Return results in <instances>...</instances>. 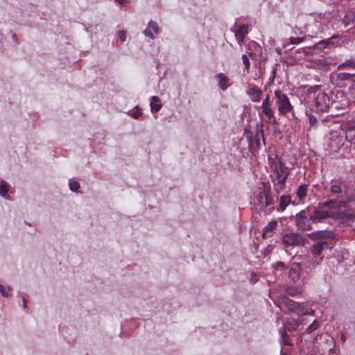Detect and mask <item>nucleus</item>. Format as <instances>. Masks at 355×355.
Listing matches in <instances>:
<instances>
[{
    "label": "nucleus",
    "instance_id": "nucleus-21",
    "mask_svg": "<svg viewBox=\"0 0 355 355\" xmlns=\"http://www.w3.org/2000/svg\"><path fill=\"white\" fill-rule=\"evenodd\" d=\"M302 286L303 285H302V284H298V286L297 287H288L286 289V293L288 295H289L291 296L297 295V294H299L302 292Z\"/></svg>",
    "mask_w": 355,
    "mask_h": 355
},
{
    "label": "nucleus",
    "instance_id": "nucleus-29",
    "mask_svg": "<svg viewBox=\"0 0 355 355\" xmlns=\"http://www.w3.org/2000/svg\"><path fill=\"white\" fill-rule=\"evenodd\" d=\"M338 79L342 80H349V79H351V80H352L353 79V78H355V76L353 75H351L350 73H340L338 75Z\"/></svg>",
    "mask_w": 355,
    "mask_h": 355
},
{
    "label": "nucleus",
    "instance_id": "nucleus-27",
    "mask_svg": "<svg viewBox=\"0 0 355 355\" xmlns=\"http://www.w3.org/2000/svg\"><path fill=\"white\" fill-rule=\"evenodd\" d=\"M242 61H243V64L245 66V69L247 73H249L250 62V60H249V58H248L247 55L243 54L242 55Z\"/></svg>",
    "mask_w": 355,
    "mask_h": 355
},
{
    "label": "nucleus",
    "instance_id": "nucleus-17",
    "mask_svg": "<svg viewBox=\"0 0 355 355\" xmlns=\"http://www.w3.org/2000/svg\"><path fill=\"white\" fill-rule=\"evenodd\" d=\"M150 105L151 111L153 112L159 111L162 107L159 98L156 96H153L151 97Z\"/></svg>",
    "mask_w": 355,
    "mask_h": 355
},
{
    "label": "nucleus",
    "instance_id": "nucleus-13",
    "mask_svg": "<svg viewBox=\"0 0 355 355\" xmlns=\"http://www.w3.org/2000/svg\"><path fill=\"white\" fill-rule=\"evenodd\" d=\"M247 94L250 97V99L253 102H259L261 99V97L263 94V92L261 89H259L257 87H253L249 88L247 90Z\"/></svg>",
    "mask_w": 355,
    "mask_h": 355
},
{
    "label": "nucleus",
    "instance_id": "nucleus-47",
    "mask_svg": "<svg viewBox=\"0 0 355 355\" xmlns=\"http://www.w3.org/2000/svg\"><path fill=\"white\" fill-rule=\"evenodd\" d=\"M340 338H341V340H342L343 341H345V335H344V334H342V335H341Z\"/></svg>",
    "mask_w": 355,
    "mask_h": 355
},
{
    "label": "nucleus",
    "instance_id": "nucleus-6",
    "mask_svg": "<svg viewBox=\"0 0 355 355\" xmlns=\"http://www.w3.org/2000/svg\"><path fill=\"white\" fill-rule=\"evenodd\" d=\"M314 98V110L317 112H327L332 103L330 97L326 93L322 92L315 94Z\"/></svg>",
    "mask_w": 355,
    "mask_h": 355
},
{
    "label": "nucleus",
    "instance_id": "nucleus-37",
    "mask_svg": "<svg viewBox=\"0 0 355 355\" xmlns=\"http://www.w3.org/2000/svg\"><path fill=\"white\" fill-rule=\"evenodd\" d=\"M304 41L302 37H291L290 42L293 44H298Z\"/></svg>",
    "mask_w": 355,
    "mask_h": 355
},
{
    "label": "nucleus",
    "instance_id": "nucleus-9",
    "mask_svg": "<svg viewBox=\"0 0 355 355\" xmlns=\"http://www.w3.org/2000/svg\"><path fill=\"white\" fill-rule=\"evenodd\" d=\"M282 243L284 247H293L302 245L303 240L302 237L295 233H288L283 236Z\"/></svg>",
    "mask_w": 355,
    "mask_h": 355
},
{
    "label": "nucleus",
    "instance_id": "nucleus-33",
    "mask_svg": "<svg viewBox=\"0 0 355 355\" xmlns=\"http://www.w3.org/2000/svg\"><path fill=\"white\" fill-rule=\"evenodd\" d=\"M273 268L275 270H283L285 269V264L282 261H277L272 265Z\"/></svg>",
    "mask_w": 355,
    "mask_h": 355
},
{
    "label": "nucleus",
    "instance_id": "nucleus-11",
    "mask_svg": "<svg viewBox=\"0 0 355 355\" xmlns=\"http://www.w3.org/2000/svg\"><path fill=\"white\" fill-rule=\"evenodd\" d=\"M278 223L277 220L269 222L263 228L262 236L263 239L272 237L277 230Z\"/></svg>",
    "mask_w": 355,
    "mask_h": 355
},
{
    "label": "nucleus",
    "instance_id": "nucleus-25",
    "mask_svg": "<svg viewBox=\"0 0 355 355\" xmlns=\"http://www.w3.org/2000/svg\"><path fill=\"white\" fill-rule=\"evenodd\" d=\"M284 304L291 312H293L295 311V308L299 306V302H296L290 299H286L284 301Z\"/></svg>",
    "mask_w": 355,
    "mask_h": 355
},
{
    "label": "nucleus",
    "instance_id": "nucleus-32",
    "mask_svg": "<svg viewBox=\"0 0 355 355\" xmlns=\"http://www.w3.org/2000/svg\"><path fill=\"white\" fill-rule=\"evenodd\" d=\"M148 27L152 28L156 34L159 33V26L155 21H150L148 23Z\"/></svg>",
    "mask_w": 355,
    "mask_h": 355
},
{
    "label": "nucleus",
    "instance_id": "nucleus-44",
    "mask_svg": "<svg viewBox=\"0 0 355 355\" xmlns=\"http://www.w3.org/2000/svg\"><path fill=\"white\" fill-rule=\"evenodd\" d=\"M314 262H315V258L313 257V258L312 259L308 260L306 266L309 268V265L310 263H314Z\"/></svg>",
    "mask_w": 355,
    "mask_h": 355
},
{
    "label": "nucleus",
    "instance_id": "nucleus-34",
    "mask_svg": "<svg viewBox=\"0 0 355 355\" xmlns=\"http://www.w3.org/2000/svg\"><path fill=\"white\" fill-rule=\"evenodd\" d=\"M69 188L72 191H76L80 188V184L78 182H70Z\"/></svg>",
    "mask_w": 355,
    "mask_h": 355
},
{
    "label": "nucleus",
    "instance_id": "nucleus-43",
    "mask_svg": "<svg viewBox=\"0 0 355 355\" xmlns=\"http://www.w3.org/2000/svg\"><path fill=\"white\" fill-rule=\"evenodd\" d=\"M0 293L4 297H7L8 296V294L6 293L5 287L3 286H2V285H0Z\"/></svg>",
    "mask_w": 355,
    "mask_h": 355
},
{
    "label": "nucleus",
    "instance_id": "nucleus-31",
    "mask_svg": "<svg viewBox=\"0 0 355 355\" xmlns=\"http://www.w3.org/2000/svg\"><path fill=\"white\" fill-rule=\"evenodd\" d=\"M306 115L308 116L309 123L311 127L317 123V119L313 115L309 114L308 112H306Z\"/></svg>",
    "mask_w": 355,
    "mask_h": 355
},
{
    "label": "nucleus",
    "instance_id": "nucleus-12",
    "mask_svg": "<svg viewBox=\"0 0 355 355\" xmlns=\"http://www.w3.org/2000/svg\"><path fill=\"white\" fill-rule=\"evenodd\" d=\"M311 240H320L324 239H333L334 233L331 231L320 230L309 234Z\"/></svg>",
    "mask_w": 355,
    "mask_h": 355
},
{
    "label": "nucleus",
    "instance_id": "nucleus-28",
    "mask_svg": "<svg viewBox=\"0 0 355 355\" xmlns=\"http://www.w3.org/2000/svg\"><path fill=\"white\" fill-rule=\"evenodd\" d=\"M349 94L351 98L355 99V78L352 80V84L349 88Z\"/></svg>",
    "mask_w": 355,
    "mask_h": 355
},
{
    "label": "nucleus",
    "instance_id": "nucleus-1",
    "mask_svg": "<svg viewBox=\"0 0 355 355\" xmlns=\"http://www.w3.org/2000/svg\"><path fill=\"white\" fill-rule=\"evenodd\" d=\"M347 201L330 200L320 202L317 207H311L313 223H319L329 218H336L340 222L351 225L355 218L352 211L346 209Z\"/></svg>",
    "mask_w": 355,
    "mask_h": 355
},
{
    "label": "nucleus",
    "instance_id": "nucleus-35",
    "mask_svg": "<svg viewBox=\"0 0 355 355\" xmlns=\"http://www.w3.org/2000/svg\"><path fill=\"white\" fill-rule=\"evenodd\" d=\"M329 43V40H322L317 43L314 46L318 49L325 48Z\"/></svg>",
    "mask_w": 355,
    "mask_h": 355
},
{
    "label": "nucleus",
    "instance_id": "nucleus-26",
    "mask_svg": "<svg viewBox=\"0 0 355 355\" xmlns=\"http://www.w3.org/2000/svg\"><path fill=\"white\" fill-rule=\"evenodd\" d=\"M320 325V323L318 320H315L306 329L305 332L307 334H311L313 331H315Z\"/></svg>",
    "mask_w": 355,
    "mask_h": 355
},
{
    "label": "nucleus",
    "instance_id": "nucleus-22",
    "mask_svg": "<svg viewBox=\"0 0 355 355\" xmlns=\"http://www.w3.org/2000/svg\"><path fill=\"white\" fill-rule=\"evenodd\" d=\"M345 26H355V12L352 15H345L343 19Z\"/></svg>",
    "mask_w": 355,
    "mask_h": 355
},
{
    "label": "nucleus",
    "instance_id": "nucleus-16",
    "mask_svg": "<svg viewBox=\"0 0 355 355\" xmlns=\"http://www.w3.org/2000/svg\"><path fill=\"white\" fill-rule=\"evenodd\" d=\"M261 112H259V116H261L262 114H264L267 118V121L270 122L274 116V112L271 107V105H261Z\"/></svg>",
    "mask_w": 355,
    "mask_h": 355
},
{
    "label": "nucleus",
    "instance_id": "nucleus-4",
    "mask_svg": "<svg viewBox=\"0 0 355 355\" xmlns=\"http://www.w3.org/2000/svg\"><path fill=\"white\" fill-rule=\"evenodd\" d=\"M295 223L298 230L302 231L310 230L311 223H313V218L311 214V207L302 210L295 216Z\"/></svg>",
    "mask_w": 355,
    "mask_h": 355
},
{
    "label": "nucleus",
    "instance_id": "nucleus-24",
    "mask_svg": "<svg viewBox=\"0 0 355 355\" xmlns=\"http://www.w3.org/2000/svg\"><path fill=\"white\" fill-rule=\"evenodd\" d=\"M290 202H291V196H290L286 195V196H281L280 200H279V207H280L281 209L284 210L286 208V207L289 205Z\"/></svg>",
    "mask_w": 355,
    "mask_h": 355
},
{
    "label": "nucleus",
    "instance_id": "nucleus-15",
    "mask_svg": "<svg viewBox=\"0 0 355 355\" xmlns=\"http://www.w3.org/2000/svg\"><path fill=\"white\" fill-rule=\"evenodd\" d=\"M249 27L247 25H242L235 32V36L239 40V43L244 41L245 35L248 34Z\"/></svg>",
    "mask_w": 355,
    "mask_h": 355
},
{
    "label": "nucleus",
    "instance_id": "nucleus-39",
    "mask_svg": "<svg viewBox=\"0 0 355 355\" xmlns=\"http://www.w3.org/2000/svg\"><path fill=\"white\" fill-rule=\"evenodd\" d=\"M261 105H271L270 96L269 94H267L265 98L263 100V102H262Z\"/></svg>",
    "mask_w": 355,
    "mask_h": 355
},
{
    "label": "nucleus",
    "instance_id": "nucleus-19",
    "mask_svg": "<svg viewBox=\"0 0 355 355\" xmlns=\"http://www.w3.org/2000/svg\"><path fill=\"white\" fill-rule=\"evenodd\" d=\"M293 312L297 313L298 315H313V311L311 309H305L302 304L299 303V306L295 308Z\"/></svg>",
    "mask_w": 355,
    "mask_h": 355
},
{
    "label": "nucleus",
    "instance_id": "nucleus-42",
    "mask_svg": "<svg viewBox=\"0 0 355 355\" xmlns=\"http://www.w3.org/2000/svg\"><path fill=\"white\" fill-rule=\"evenodd\" d=\"M250 281L252 283H255L258 281V277L255 273H252Z\"/></svg>",
    "mask_w": 355,
    "mask_h": 355
},
{
    "label": "nucleus",
    "instance_id": "nucleus-46",
    "mask_svg": "<svg viewBox=\"0 0 355 355\" xmlns=\"http://www.w3.org/2000/svg\"><path fill=\"white\" fill-rule=\"evenodd\" d=\"M23 306L24 308L26 307V301L24 298H23Z\"/></svg>",
    "mask_w": 355,
    "mask_h": 355
},
{
    "label": "nucleus",
    "instance_id": "nucleus-38",
    "mask_svg": "<svg viewBox=\"0 0 355 355\" xmlns=\"http://www.w3.org/2000/svg\"><path fill=\"white\" fill-rule=\"evenodd\" d=\"M119 37L121 42H125L126 40V33L124 31H119Z\"/></svg>",
    "mask_w": 355,
    "mask_h": 355
},
{
    "label": "nucleus",
    "instance_id": "nucleus-45",
    "mask_svg": "<svg viewBox=\"0 0 355 355\" xmlns=\"http://www.w3.org/2000/svg\"><path fill=\"white\" fill-rule=\"evenodd\" d=\"M252 45L254 48H256V47H260V46H259V45L257 42H252Z\"/></svg>",
    "mask_w": 355,
    "mask_h": 355
},
{
    "label": "nucleus",
    "instance_id": "nucleus-3",
    "mask_svg": "<svg viewBox=\"0 0 355 355\" xmlns=\"http://www.w3.org/2000/svg\"><path fill=\"white\" fill-rule=\"evenodd\" d=\"M269 192V189H263L259 190L254 196L252 203L257 211L263 212L264 214L268 213V207L270 206L273 202Z\"/></svg>",
    "mask_w": 355,
    "mask_h": 355
},
{
    "label": "nucleus",
    "instance_id": "nucleus-2",
    "mask_svg": "<svg viewBox=\"0 0 355 355\" xmlns=\"http://www.w3.org/2000/svg\"><path fill=\"white\" fill-rule=\"evenodd\" d=\"M268 159L270 169V177L273 183L275 191L279 193L284 190L286 181L290 171L288 168L277 155L274 157L270 156Z\"/></svg>",
    "mask_w": 355,
    "mask_h": 355
},
{
    "label": "nucleus",
    "instance_id": "nucleus-8",
    "mask_svg": "<svg viewBox=\"0 0 355 355\" xmlns=\"http://www.w3.org/2000/svg\"><path fill=\"white\" fill-rule=\"evenodd\" d=\"M301 275H302L301 265L298 263H295V262L293 263L291 265V267H290L289 271H288L289 279L293 283L304 285V283L303 282V279H301Z\"/></svg>",
    "mask_w": 355,
    "mask_h": 355
},
{
    "label": "nucleus",
    "instance_id": "nucleus-5",
    "mask_svg": "<svg viewBox=\"0 0 355 355\" xmlns=\"http://www.w3.org/2000/svg\"><path fill=\"white\" fill-rule=\"evenodd\" d=\"M275 96L276 98L275 104L280 114L286 115L293 111V107L286 94L280 90H275Z\"/></svg>",
    "mask_w": 355,
    "mask_h": 355
},
{
    "label": "nucleus",
    "instance_id": "nucleus-48",
    "mask_svg": "<svg viewBox=\"0 0 355 355\" xmlns=\"http://www.w3.org/2000/svg\"><path fill=\"white\" fill-rule=\"evenodd\" d=\"M275 70H273V71H272L273 77L275 76Z\"/></svg>",
    "mask_w": 355,
    "mask_h": 355
},
{
    "label": "nucleus",
    "instance_id": "nucleus-36",
    "mask_svg": "<svg viewBox=\"0 0 355 355\" xmlns=\"http://www.w3.org/2000/svg\"><path fill=\"white\" fill-rule=\"evenodd\" d=\"M255 137H256V140H257V143L258 146H259V141H260L261 138L264 141L263 131L257 130L255 133Z\"/></svg>",
    "mask_w": 355,
    "mask_h": 355
},
{
    "label": "nucleus",
    "instance_id": "nucleus-7",
    "mask_svg": "<svg viewBox=\"0 0 355 355\" xmlns=\"http://www.w3.org/2000/svg\"><path fill=\"white\" fill-rule=\"evenodd\" d=\"M328 248L329 245L327 241H320L312 246L311 252L315 258V262L310 263L309 265V268H315L318 265L320 264L323 258L321 257V253L324 249Z\"/></svg>",
    "mask_w": 355,
    "mask_h": 355
},
{
    "label": "nucleus",
    "instance_id": "nucleus-20",
    "mask_svg": "<svg viewBox=\"0 0 355 355\" xmlns=\"http://www.w3.org/2000/svg\"><path fill=\"white\" fill-rule=\"evenodd\" d=\"M338 68L339 69H355V60H347L342 64H339Z\"/></svg>",
    "mask_w": 355,
    "mask_h": 355
},
{
    "label": "nucleus",
    "instance_id": "nucleus-23",
    "mask_svg": "<svg viewBox=\"0 0 355 355\" xmlns=\"http://www.w3.org/2000/svg\"><path fill=\"white\" fill-rule=\"evenodd\" d=\"M8 189L9 185L7 184V182L4 180H1L0 183V196L7 198L8 197V196L7 195Z\"/></svg>",
    "mask_w": 355,
    "mask_h": 355
},
{
    "label": "nucleus",
    "instance_id": "nucleus-30",
    "mask_svg": "<svg viewBox=\"0 0 355 355\" xmlns=\"http://www.w3.org/2000/svg\"><path fill=\"white\" fill-rule=\"evenodd\" d=\"M346 139L350 142V143H355V135L354 131L351 130H348L346 132Z\"/></svg>",
    "mask_w": 355,
    "mask_h": 355
},
{
    "label": "nucleus",
    "instance_id": "nucleus-41",
    "mask_svg": "<svg viewBox=\"0 0 355 355\" xmlns=\"http://www.w3.org/2000/svg\"><path fill=\"white\" fill-rule=\"evenodd\" d=\"M144 33L146 36L150 37V39L154 38V36H153L152 32L148 28H146L144 31Z\"/></svg>",
    "mask_w": 355,
    "mask_h": 355
},
{
    "label": "nucleus",
    "instance_id": "nucleus-14",
    "mask_svg": "<svg viewBox=\"0 0 355 355\" xmlns=\"http://www.w3.org/2000/svg\"><path fill=\"white\" fill-rule=\"evenodd\" d=\"M309 184H300L296 190L295 195L299 199V202L303 203L307 196Z\"/></svg>",
    "mask_w": 355,
    "mask_h": 355
},
{
    "label": "nucleus",
    "instance_id": "nucleus-40",
    "mask_svg": "<svg viewBox=\"0 0 355 355\" xmlns=\"http://www.w3.org/2000/svg\"><path fill=\"white\" fill-rule=\"evenodd\" d=\"M141 115V112L139 110H136L131 114V116L134 119H138Z\"/></svg>",
    "mask_w": 355,
    "mask_h": 355
},
{
    "label": "nucleus",
    "instance_id": "nucleus-10",
    "mask_svg": "<svg viewBox=\"0 0 355 355\" xmlns=\"http://www.w3.org/2000/svg\"><path fill=\"white\" fill-rule=\"evenodd\" d=\"M330 192L332 196L335 195L340 198V200H344V197L346 196V191L343 190L341 184H338L336 180L331 181Z\"/></svg>",
    "mask_w": 355,
    "mask_h": 355
},
{
    "label": "nucleus",
    "instance_id": "nucleus-18",
    "mask_svg": "<svg viewBox=\"0 0 355 355\" xmlns=\"http://www.w3.org/2000/svg\"><path fill=\"white\" fill-rule=\"evenodd\" d=\"M217 78L218 79V87L222 90H225L228 87V78L223 73H218Z\"/></svg>",
    "mask_w": 355,
    "mask_h": 355
}]
</instances>
